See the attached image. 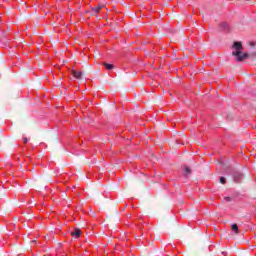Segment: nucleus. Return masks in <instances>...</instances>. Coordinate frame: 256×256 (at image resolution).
I'll return each instance as SVG.
<instances>
[{
    "mask_svg": "<svg viewBox=\"0 0 256 256\" xmlns=\"http://www.w3.org/2000/svg\"><path fill=\"white\" fill-rule=\"evenodd\" d=\"M232 49V55L235 57L236 61H245V59H249V57H256V52L251 54L243 53V44H241V42H234Z\"/></svg>",
    "mask_w": 256,
    "mask_h": 256,
    "instance_id": "obj_1",
    "label": "nucleus"
},
{
    "mask_svg": "<svg viewBox=\"0 0 256 256\" xmlns=\"http://www.w3.org/2000/svg\"><path fill=\"white\" fill-rule=\"evenodd\" d=\"M233 179H234L235 183H239V181H241L243 179V173L234 172Z\"/></svg>",
    "mask_w": 256,
    "mask_h": 256,
    "instance_id": "obj_2",
    "label": "nucleus"
},
{
    "mask_svg": "<svg viewBox=\"0 0 256 256\" xmlns=\"http://www.w3.org/2000/svg\"><path fill=\"white\" fill-rule=\"evenodd\" d=\"M220 30L224 31L225 33H229V31H230L229 24L227 22L221 23L220 24Z\"/></svg>",
    "mask_w": 256,
    "mask_h": 256,
    "instance_id": "obj_3",
    "label": "nucleus"
},
{
    "mask_svg": "<svg viewBox=\"0 0 256 256\" xmlns=\"http://www.w3.org/2000/svg\"><path fill=\"white\" fill-rule=\"evenodd\" d=\"M71 235H72L73 237H76V239H78V237H81V230L75 229V230L71 233Z\"/></svg>",
    "mask_w": 256,
    "mask_h": 256,
    "instance_id": "obj_4",
    "label": "nucleus"
},
{
    "mask_svg": "<svg viewBox=\"0 0 256 256\" xmlns=\"http://www.w3.org/2000/svg\"><path fill=\"white\" fill-rule=\"evenodd\" d=\"M73 76L76 79H81V77H83V72H81V71H73Z\"/></svg>",
    "mask_w": 256,
    "mask_h": 256,
    "instance_id": "obj_5",
    "label": "nucleus"
},
{
    "mask_svg": "<svg viewBox=\"0 0 256 256\" xmlns=\"http://www.w3.org/2000/svg\"><path fill=\"white\" fill-rule=\"evenodd\" d=\"M190 173H191V168L185 166V167H184V175H185L186 177H189V174H190Z\"/></svg>",
    "mask_w": 256,
    "mask_h": 256,
    "instance_id": "obj_6",
    "label": "nucleus"
},
{
    "mask_svg": "<svg viewBox=\"0 0 256 256\" xmlns=\"http://www.w3.org/2000/svg\"><path fill=\"white\" fill-rule=\"evenodd\" d=\"M231 229H232V231H234V233H239V226H237V224H233L232 226H231Z\"/></svg>",
    "mask_w": 256,
    "mask_h": 256,
    "instance_id": "obj_7",
    "label": "nucleus"
},
{
    "mask_svg": "<svg viewBox=\"0 0 256 256\" xmlns=\"http://www.w3.org/2000/svg\"><path fill=\"white\" fill-rule=\"evenodd\" d=\"M101 9H103V5H98L93 8V11H94V13H99V11H101Z\"/></svg>",
    "mask_w": 256,
    "mask_h": 256,
    "instance_id": "obj_8",
    "label": "nucleus"
},
{
    "mask_svg": "<svg viewBox=\"0 0 256 256\" xmlns=\"http://www.w3.org/2000/svg\"><path fill=\"white\" fill-rule=\"evenodd\" d=\"M105 68L108 69V71H111V69H113V64H104Z\"/></svg>",
    "mask_w": 256,
    "mask_h": 256,
    "instance_id": "obj_9",
    "label": "nucleus"
},
{
    "mask_svg": "<svg viewBox=\"0 0 256 256\" xmlns=\"http://www.w3.org/2000/svg\"><path fill=\"white\" fill-rule=\"evenodd\" d=\"M220 183H222V185H225V183H227L225 177H220Z\"/></svg>",
    "mask_w": 256,
    "mask_h": 256,
    "instance_id": "obj_10",
    "label": "nucleus"
},
{
    "mask_svg": "<svg viewBox=\"0 0 256 256\" xmlns=\"http://www.w3.org/2000/svg\"><path fill=\"white\" fill-rule=\"evenodd\" d=\"M224 200L226 201V203L231 202V197H225Z\"/></svg>",
    "mask_w": 256,
    "mask_h": 256,
    "instance_id": "obj_11",
    "label": "nucleus"
},
{
    "mask_svg": "<svg viewBox=\"0 0 256 256\" xmlns=\"http://www.w3.org/2000/svg\"><path fill=\"white\" fill-rule=\"evenodd\" d=\"M250 47H255V43H254V42H251V43H250Z\"/></svg>",
    "mask_w": 256,
    "mask_h": 256,
    "instance_id": "obj_12",
    "label": "nucleus"
},
{
    "mask_svg": "<svg viewBox=\"0 0 256 256\" xmlns=\"http://www.w3.org/2000/svg\"><path fill=\"white\" fill-rule=\"evenodd\" d=\"M24 143H28L29 142V139H27V138H24Z\"/></svg>",
    "mask_w": 256,
    "mask_h": 256,
    "instance_id": "obj_13",
    "label": "nucleus"
},
{
    "mask_svg": "<svg viewBox=\"0 0 256 256\" xmlns=\"http://www.w3.org/2000/svg\"><path fill=\"white\" fill-rule=\"evenodd\" d=\"M224 255H227V252H222Z\"/></svg>",
    "mask_w": 256,
    "mask_h": 256,
    "instance_id": "obj_14",
    "label": "nucleus"
}]
</instances>
